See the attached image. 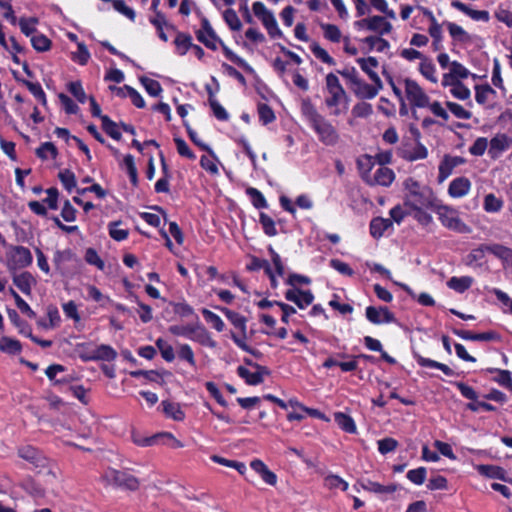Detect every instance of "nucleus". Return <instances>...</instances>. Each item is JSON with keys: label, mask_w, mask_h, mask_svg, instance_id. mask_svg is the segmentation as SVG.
I'll list each match as a JSON object with an SVG mask.
<instances>
[{"label": "nucleus", "mask_w": 512, "mask_h": 512, "mask_svg": "<svg viewBox=\"0 0 512 512\" xmlns=\"http://www.w3.org/2000/svg\"><path fill=\"white\" fill-rule=\"evenodd\" d=\"M259 223L261 224L265 235L274 237L278 234L275 221L268 214L260 212Z\"/></svg>", "instance_id": "nucleus-50"}, {"label": "nucleus", "mask_w": 512, "mask_h": 512, "mask_svg": "<svg viewBox=\"0 0 512 512\" xmlns=\"http://www.w3.org/2000/svg\"><path fill=\"white\" fill-rule=\"evenodd\" d=\"M419 71L430 82H437L436 67L431 60L424 58L419 65Z\"/></svg>", "instance_id": "nucleus-55"}, {"label": "nucleus", "mask_w": 512, "mask_h": 512, "mask_svg": "<svg viewBox=\"0 0 512 512\" xmlns=\"http://www.w3.org/2000/svg\"><path fill=\"white\" fill-rule=\"evenodd\" d=\"M414 359L420 367L435 368L441 370L446 376H455L456 373L448 365L432 360L430 358L423 357L418 353H414Z\"/></svg>", "instance_id": "nucleus-28"}, {"label": "nucleus", "mask_w": 512, "mask_h": 512, "mask_svg": "<svg viewBox=\"0 0 512 512\" xmlns=\"http://www.w3.org/2000/svg\"><path fill=\"white\" fill-rule=\"evenodd\" d=\"M447 29L450 36L461 43H468L471 40L470 35L458 24L453 22H446Z\"/></svg>", "instance_id": "nucleus-43"}, {"label": "nucleus", "mask_w": 512, "mask_h": 512, "mask_svg": "<svg viewBox=\"0 0 512 512\" xmlns=\"http://www.w3.org/2000/svg\"><path fill=\"white\" fill-rule=\"evenodd\" d=\"M18 456L32 464L34 468L39 469V472L42 469L48 468V475H51L53 478L56 477L49 468V460L36 448L30 445L20 447L18 449Z\"/></svg>", "instance_id": "nucleus-8"}, {"label": "nucleus", "mask_w": 512, "mask_h": 512, "mask_svg": "<svg viewBox=\"0 0 512 512\" xmlns=\"http://www.w3.org/2000/svg\"><path fill=\"white\" fill-rule=\"evenodd\" d=\"M201 313H202L205 321L207 323L211 324L212 327L217 332H222L224 330L225 324L219 315H217L216 313L212 312L211 310H209L207 308H203L201 310Z\"/></svg>", "instance_id": "nucleus-51"}, {"label": "nucleus", "mask_w": 512, "mask_h": 512, "mask_svg": "<svg viewBox=\"0 0 512 512\" xmlns=\"http://www.w3.org/2000/svg\"><path fill=\"white\" fill-rule=\"evenodd\" d=\"M11 252V259L16 267L26 268L32 264L33 256L27 247L13 246Z\"/></svg>", "instance_id": "nucleus-16"}, {"label": "nucleus", "mask_w": 512, "mask_h": 512, "mask_svg": "<svg viewBox=\"0 0 512 512\" xmlns=\"http://www.w3.org/2000/svg\"><path fill=\"white\" fill-rule=\"evenodd\" d=\"M487 371L496 374V376L492 378L493 381L512 391V373L509 370L489 368Z\"/></svg>", "instance_id": "nucleus-40"}, {"label": "nucleus", "mask_w": 512, "mask_h": 512, "mask_svg": "<svg viewBox=\"0 0 512 512\" xmlns=\"http://www.w3.org/2000/svg\"><path fill=\"white\" fill-rule=\"evenodd\" d=\"M392 226L391 219L374 217L369 224L370 235L374 239H380L389 228H392Z\"/></svg>", "instance_id": "nucleus-26"}, {"label": "nucleus", "mask_w": 512, "mask_h": 512, "mask_svg": "<svg viewBox=\"0 0 512 512\" xmlns=\"http://www.w3.org/2000/svg\"><path fill=\"white\" fill-rule=\"evenodd\" d=\"M441 200L436 196L433 189L424 185V189L416 193L414 196H405L403 206L406 208V203H417L420 207H425L433 211Z\"/></svg>", "instance_id": "nucleus-9"}, {"label": "nucleus", "mask_w": 512, "mask_h": 512, "mask_svg": "<svg viewBox=\"0 0 512 512\" xmlns=\"http://www.w3.org/2000/svg\"><path fill=\"white\" fill-rule=\"evenodd\" d=\"M220 312H222L228 321L239 331L237 334L243 340L247 338V318L240 313L233 311L226 307L216 306Z\"/></svg>", "instance_id": "nucleus-12"}, {"label": "nucleus", "mask_w": 512, "mask_h": 512, "mask_svg": "<svg viewBox=\"0 0 512 512\" xmlns=\"http://www.w3.org/2000/svg\"><path fill=\"white\" fill-rule=\"evenodd\" d=\"M191 340L209 348H215L217 346V342L212 338L211 333L204 325L199 323V320L195 324Z\"/></svg>", "instance_id": "nucleus-20"}, {"label": "nucleus", "mask_w": 512, "mask_h": 512, "mask_svg": "<svg viewBox=\"0 0 512 512\" xmlns=\"http://www.w3.org/2000/svg\"><path fill=\"white\" fill-rule=\"evenodd\" d=\"M259 121L263 125H268L275 121L276 116L273 109L266 103H259L257 106Z\"/></svg>", "instance_id": "nucleus-49"}, {"label": "nucleus", "mask_w": 512, "mask_h": 512, "mask_svg": "<svg viewBox=\"0 0 512 512\" xmlns=\"http://www.w3.org/2000/svg\"><path fill=\"white\" fill-rule=\"evenodd\" d=\"M9 293L15 300L17 308L29 318H35L36 313L31 309L29 304L13 289H9Z\"/></svg>", "instance_id": "nucleus-57"}, {"label": "nucleus", "mask_w": 512, "mask_h": 512, "mask_svg": "<svg viewBox=\"0 0 512 512\" xmlns=\"http://www.w3.org/2000/svg\"><path fill=\"white\" fill-rule=\"evenodd\" d=\"M398 154L402 159H404L408 162H414L417 160H422V159L427 158L428 149L420 141H417V143L413 149H411V150L399 149Z\"/></svg>", "instance_id": "nucleus-24"}, {"label": "nucleus", "mask_w": 512, "mask_h": 512, "mask_svg": "<svg viewBox=\"0 0 512 512\" xmlns=\"http://www.w3.org/2000/svg\"><path fill=\"white\" fill-rule=\"evenodd\" d=\"M58 178L63 187L70 193L76 187V177L70 169L61 170L58 173Z\"/></svg>", "instance_id": "nucleus-60"}, {"label": "nucleus", "mask_w": 512, "mask_h": 512, "mask_svg": "<svg viewBox=\"0 0 512 512\" xmlns=\"http://www.w3.org/2000/svg\"><path fill=\"white\" fill-rule=\"evenodd\" d=\"M473 282L474 279L471 276H453L447 281L446 284L448 288L462 294L472 286Z\"/></svg>", "instance_id": "nucleus-33"}, {"label": "nucleus", "mask_w": 512, "mask_h": 512, "mask_svg": "<svg viewBox=\"0 0 512 512\" xmlns=\"http://www.w3.org/2000/svg\"><path fill=\"white\" fill-rule=\"evenodd\" d=\"M372 25L369 30L378 33L380 36L389 34L392 30V25L382 16H372L371 21Z\"/></svg>", "instance_id": "nucleus-41"}, {"label": "nucleus", "mask_w": 512, "mask_h": 512, "mask_svg": "<svg viewBox=\"0 0 512 512\" xmlns=\"http://www.w3.org/2000/svg\"><path fill=\"white\" fill-rule=\"evenodd\" d=\"M170 376L171 373L163 370L162 372L156 371V370H138V371H130V376L132 377H139L143 376L146 380L149 382H155L159 385L164 384V376Z\"/></svg>", "instance_id": "nucleus-34"}, {"label": "nucleus", "mask_w": 512, "mask_h": 512, "mask_svg": "<svg viewBox=\"0 0 512 512\" xmlns=\"http://www.w3.org/2000/svg\"><path fill=\"white\" fill-rule=\"evenodd\" d=\"M268 252L275 267V272L271 268L270 271L266 273V275L270 280L271 288L276 289L278 287V280L276 276L283 277L285 274V267L280 255L274 250L272 246L268 247Z\"/></svg>", "instance_id": "nucleus-14"}, {"label": "nucleus", "mask_w": 512, "mask_h": 512, "mask_svg": "<svg viewBox=\"0 0 512 512\" xmlns=\"http://www.w3.org/2000/svg\"><path fill=\"white\" fill-rule=\"evenodd\" d=\"M140 81L146 92L152 97L159 96L163 91L161 84L157 80L142 76Z\"/></svg>", "instance_id": "nucleus-58"}, {"label": "nucleus", "mask_w": 512, "mask_h": 512, "mask_svg": "<svg viewBox=\"0 0 512 512\" xmlns=\"http://www.w3.org/2000/svg\"><path fill=\"white\" fill-rule=\"evenodd\" d=\"M476 469L481 475L488 478L498 479L507 483L510 479V477L507 476L506 471L500 466L480 464Z\"/></svg>", "instance_id": "nucleus-29"}, {"label": "nucleus", "mask_w": 512, "mask_h": 512, "mask_svg": "<svg viewBox=\"0 0 512 512\" xmlns=\"http://www.w3.org/2000/svg\"><path fill=\"white\" fill-rule=\"evenodd\" d=\"M246 194L249 196L252 205L257 209H265L268 207V203L261 191L254 187H248Z\"/></svg>", "instance_id": "nucleus-47"}, {"label": "nucleus", "mask_w": 512, "mask_h": 512, "mask_svg": "<svg viewBox=\"0 0 512 512\" xmlns=\"http://www.w3.org/2000/svg\"><path fill=\"white\" fill-rule=\"evenodd\" d=\"M237 374L239 377L245 380L248 385H259L264 381L265 372L262 370H257L256 372H251L244 366H239L237 368Z\"/></svg>", "instance_id": "nucleus-31"}, {"label": "nucleus", "mask_w": 512, "mask_h": 512, "mask_svg": "<svg viewBox=\"0 0 512 512\" xmlns=\"http://www.w3.org/2000/svg\"><path fill=\"white\" fill-rule=\"evenodd\" d=\"M116 351L108 345H100L88 354H82L80 357L84 361L103 360L112 361L116 357Z\"/></svg>", "instance_id": "nucleus-18"}, {"label": "nucleus", "mask_w": 512, "mask_h": 512, "mask_svg": "<svg viewBox=\"0 0 512 512\" xmlns=\"http://www.w3.org/2000/svg\"><path fill=\"white\" fill-rule=\"evenodd\" d=\"M451 6L469 16L474 21L488 22L490 20V15L487 10H474L459 0H452Z\"/></svg>", "instance_id": "nucleus-17"}, {"label": "nucleus", "mask_w": 512, "mask_h": 512, "mask_svg": "<svg viewBox=\"0 0 512 512\" xmlns=\"http://www.w3.org/2000/svg\"><path fill=\"white\" fill-rule=\"evenodd\" d=\"M262 24L266 28L268 35L271 38H281L283 37L282 31L279 29L276 18L273 14L265 19H262Z\"/></svg>", "instance_id": "nucleus-59"}, {"label": "nucleus", "mask_w": 512, "mask_h": 512, "mask_svg": "<svg viewBox=\"0 0 512 512\" xmlns=\"http://www.w3.org/2000/svg\"><path fill=\"white\" fill-rule=\"evenodd\" d=\"M13 284L25 295L32 293V287L36 285L35 277L28 271L16 274L12 278Z\"/></svg>", "instance_id": "nucleus-21"}, {"label": "nucleus", "mask_w": 512, "mask_h": 512, "mask_svg": "<svg viewBox=\"0 0 512 512\" xmlns=\"http://www.w3.org/2000/svg\"><path fill=\"white\" fill-rule=\"evenodd\" d=\"M471 182L466 177H457L453 179L448 187V193L453 198H461L469 193Z\"/></svg>", "instance_id": "nucleus-22"}, {"label": "nucleus", "mask_w": 512, "mask_h": 512, "mask_svg": "<svg viewBox=\"0 0 512 512\" xmlns=\"http://www.w3.org/2000/svg\"><path fill=\"white\" fill-rule=\"evenodd\" d=\"M21 487L35 498L44 496V489L30 477L22 481Z\"/></svg>", "instance_id": "nucleus-61"}, {"label": "nucleus", "mask_w": 512, "mask_h": 512, "mask_svg": "<svg viewBox=\"0 0 512 512\" xmlns=\"http://www.w3.org/2000/svg\"><path fill=\"white\" fill-rule=\"evenodd\" d=\"M250 467L261 476L262 480L271 485L274 486L277 483V476L276 474L269 470L267 465L259 459H254L250 463Z\"/></svg>", "instance_id": "nucleus-25"}, {"label": "nucleus", "mask_w": 512, "mask_h": 512, "mask_svg": "<svg viewBox=\"0 0 512 512\" xmlns=\"http://www.w3.org/2000/svg\"><path fill=\"white\" fill-rule=\"evenodd\" d=\"M156 346L160 351L162 358L167 362H172L175 359V353L172 345L167 343L164 339L159 338L156 340Z\"/></svg>", "instance_id": "nucleus-64"}, {"label": "nucleus", "mask_w": 512, "mask_h": 512, "mask_svg": "<svg viewBox=\"0 0 512 512\" xmlns=\"http://www.w3.org/2000/svg\"><path fill=\"white\" fill-rule=\"evenodd\" d=\"M469 75V70L466 67H464L460 62L452 61L450 72L443 75L442 85L444 87L448 86V79H451L452 81H461V79L468 78Z\"/></svg>", "instance_id": "nucleus-23"}, {"label": "nucleus", "mask_w": 512, "mask_h": 512, "mask_svg": "<svg viewBox=\"0 0 512 512\" xmlns=\"http://www.w3.org/2000/svg\"><path fill=\"white\" fill-rule=\"evenodd\" d=\"M489 252L505 263L512 264V249L502 244H481L474 248L466 257V264L472 267H482L485 263V253Z\"/></svg>", "instance_id": "nucleus-3"}, {"label": "nucleus", "mask_w": 512, "mask_h": 512, "mask_svg": "<svg viewBox=\"0 0 512 512\" xmlns=\"http://www.w3.org/2000/svg\"><path fill=\"white\" fill-rule=\"evenodd\" d=\"M196 38L206 48L215 51L217 50V43L221 45L224 56L242 68L245 72L251 74L254 73L253 67L242 57L234 53L216 34L215 30L211 26L209 20L206 17L201 19V28L195 31Z\"/></svg>", "instance_id": "nucleus-2"}, {"label": "nucleus", "mask_w": 512, "mask_h": 512, "mask_svg": "<svg viewBox=\"0 0 512 512\" xmlns=\"http://www.w3.org/2000/svg\"><path fill=\"white\" fill-rule=\"evenodd\" d=\"M176 33L174 39L175 53L179 56H184L191 48L193 42L192 36L189 33L181 32L176 29L173 31Z\"/></svg>", "instance_id": "nucleus-30"}, {"label": "nucleus", "mask_w": 512, "mask_h": 512, "mask_svg": "<svg viewBox=\"0 0 512 512\" xmlns=\"http://www.w3.org/2000/svg\"><path fill=\"white\" fill-rule=\"evenodd\" d=\"M7 312L10 321L19 329V333L26 337L31 336V326L25 320L20 318L17 311L14 309H8Z\"/></svg>", "instance_id": "nucleus-42"}, {"label": "nucleus", "mask_w": 512, "mask_h": 512, "mask_svg": "<svg viewBox=\"0 0 512 512\" xmlns=\"http://www.w3.org/2000/svg\"><path fill=\"white\" fill-rule=\"evenodd\" d=\"M169 306H171L173 308V312L181 318L195 316L196 321L199 320V317L195 314L193 307L186 302H169Z\"/></svg>", "instance_id": "nucleus-48"}, {"label": "nucleus", "mask_w": 512, "mask_h": 512, "mask_svg": "<svg viewBox=\"0 0 512 512\" xmlns=\"http://www.w3.org/2000/svg\"><path fill=\"white\" fill-rule=\"evenodd\" d=\"M300 111L309 127L316 133L319 141L326 146H334L339 134L332 123L318 112L309 97L301 100Z\"/></svg>", "instance_id": "nucleus-1"}, {"label": "nucleus", "mask_w": 512, "mask_h": 512, "mask_svg": "<svg viewBox=\"0 0 512 512\" xmlns=\"http://www.w3.org/2000/svg\"><path fill=\"white\" fill-rule=\"evenodd\" d=\"M313 55L325 64L333 66L336 64L335 59L329 55V53L322 48L317 42L311 43L309 46Z\"/></svg>", "instance_id": "nucleus-52"}, {"label": "nucleus", "mask_w": 512, "mask_h": 512, "mask_svg": "<svg viewBox=\"0 0 512 512\" xmlns=\"http://www.w3.org/2000/svg\"><path fill=\"white\" fill-rule=\"evenodd\" d=\"M361 486L364 490L373 492L376 494H391L398 489L397 484L382 485L377 482L366 480L361 482Z\"/></svg>", "instance_id": "nucleus-36"}, {"label": "nucleus", "mask_w": 512, "mask_h": 512, "mask_svg": "<svg viewBox=\"0 0 512 512\" xmlns=\"http://www.w3.org/2000/svg\"><path fill=\"white\" fill-rule=\"evenodd\" d=\"M285 299L295 303L299 309H305L313 303L315 297L311 290L292 288L285 292Z\"/></svg>", "instance_id": "nucleus-11"}, {"label": "nucleus", "mask_w": 512, "mask_h": 512, "mask_svg": "<svg viewBox=\"0 0 512 512\" xmlns=\"http://www.w3.org/2000/svg\"><path fill=\"white\" fill-rule=\"evenodd\" d=\"M35 154L43 161L47 160L49 156L54 160L58 156V149L52 142H44L36 149Z\"/></svg>", "instance_id": "nucleus-44"}, {"label": "nucleus", "mask_w": 512, "mask_h": 512, "mask_svg": "<svg viewBox=\"0 0 512 512\" xmlns=\"http://www.w3.org/2000/svg\"><path fill=\"white\" fill-rule=\"evenodd\" d=\"M132 440L135 444L142 447L157 445H166L174 449L183 447V444L170 432H158L147 436H141L139 433L133 432Z\"/></svg>", "instance_id": "nucleus-5"}, {"label": "nucleus", "mask_w": 512, "mask_h": 512, "mask_svg": "<svg viewBox=\"0 0 512 512\" xmlns=\"http://www.w3.org/2000/svg\"><path fill=\"white\" fill-rule=\"evenodd\" d=\"M356 164L362 179L367 183V180L371 178L370 172L375 165L373 156L369 154L361 155L357 158Z\"/></svg>", "instance_id": "nucleus-35"}, {"label": "nucleus", "mask_w": 512, "mask_h": 512, "mask_svg": "<svg viewBox=\"0 0 512 512\" xmlns=\"http://www.w3.org/2000/svg\"><path fill=\"white\" fill-rule=\"evenodd\" d=\"M223 18L231 30L239 31L242 28V23L234 9H226L223 13Z\"/></svg>", "instance_id": "nucleus-63"}, {"label": "nucleus", "mask_w": 512, "mask_h": 512, "mask_svg": "<svg viewBox=\"0 0 512 512\" xmlns=\"http://www.w3.org/2000/svg\"><path fill=\"white\" fill-rule=\"evenodd\" d=\"M511 143L512 139L507 134L498 133L489 141L488 154L492 159H496L510 147Z\"/></svg>", "instance_id": "nucleus-13"}, {"label": "nucleus", "mask_w": 512, "mask_h": 512, "mask_svg": "<svg viewBox=\"0 0 512 512\" xmlns=\"http://www.w3.org/2000/svg\"><path fill=\"white\" fill-rule=\"evenodd\" d=\"M367 320L374 325L395 323L396 317L387 306H368L365 310Z\"/></svg>", "instance_id": "nucleus-10"}, {"label": "nucleus", "mask_w": 512, "mask_h": 512, "mask_svg": "<svg viewBox=\"0 0 512 512\" xmlns=\"http://www.w3.org/2000/svg\"><path fill=\"white\" fill-rule=\"evenodd\" d=\"M404 84L406 98L412 108H426L429 105V96L415 80L405 78Z\"/></svg>", "instance_id": "nucleus-7"}, {"label": "nucleus", "mask_w": 512, "mask_h": 512, "mask_svg": "<svg viewBox=\"0 0 512 512\" xmlns=\"http://www.w3.org/2000/svg\"><path fill=\"white\" fill-rule=\"evenodd\" d=\"M32 47L38 52H46L50 50L52 42L51 40L42 33L34 34L31 37Z\"/></svg>", "instance_id": "nucleus-53"}, {"label": "nucleus", "mask_w": 512, "mask_h": 512, "mask_svg": "<svg viewBox=\"0 0 512 512\" xmlns=\"http://www.w3.org/2000/svg\"><path fill=\"white\" fill-rule=\"evenodd\" d=\"M448 86H452L450 92L455 98L459 100H467L470 98L471 92L469 88L461 81L449 82Z\"/></svg>", "instance_id": "nucleus-56"}, {"label": "nucleus", "mask_w": 512, "mask_h": 512, "mask_svg": "<svg viewBox=\"0 0 512 512\" xmlns=\"http://www.w3.org/2000/svg\"><path fill=\"white\" fill-rule=\"evenodd\" d=\"M102 479L108 484L114 487L126 486L127 476L124 472L116 469L109 468L105 471Z\"/></svg>", "instance_id": "nucleus-32"}, {"label": "nucleus", "mask_w": 512, "mask_h": 512, "mask_svg": "<svg viewBox=\"0 0 512 512\" xmlns=\"http://www.w3.org/2000/svg\"><path fill=\"white\" fill-rule=\"evenodd\" d=\"M406 208L411 210V215L419 225L427 227L433 223V217L425 210V207H420L417 203L407 202Z\"/></svg>", "instance_id": "nucleus-27"}, {"label": "nucleus", "mask_w": 512, "mask_h": 512, "mask_svg": "<svg viewBox=\"0 0 512 512\" xmlns=\"http://www.w3.org/2000/svg\"><path fill=\"white\" fill-rule=\"evenodd\" d=\"M433 212L437 214L444 228L459 234H469L472 232V228L461 219L460 212L456 208L443 204L440 201Z\"/></svg>", "instance_id": "nucleus-4"}, {"label": "nucleus", "mask_w": 512, "mask_h": 512, "mask_svg": "<svg viewBox=\"0 0 512 512\" xmlns=\"http://www.w3.org/2000/svg\"><path fill=\"white\" fill-rule=\"evenodd\" d=\"M0 351L8 355H18L22 351V344L17 339L2 336L0 338Z\"/></svg>", "instance_id": "nucleus-37"}, {"label": "nucleus", "mask_w": 512, "mask_h": 512, "mask_svg": "<svg viewBox=\"0 0 512 512\" xmlns=\"http://www.w3.org/2000/svg\"><path fill=\"white\" fill-rule=\"evenodd\" d=\"M361 70L366 73L373 84H368L362 79L360 84H357L354 88V93L361 99H373L377 96L379 91L383 88L382 81L376 72L367 71L365 62L361 61Z\"/></svg>", "instance_id": "nucleus-6"}, {"label": "nucleus", "mask_w": 512, "mask_h": 512, "mask_svg": "<svg viewBox=\"0 0 512 512\" xmlns=\"http://www.w3.org/2000/svg\"><path fill=\"white\" fill-rule=\"evenodd\" d=\"M22 82L41 105H47L46 94L39 82H31L29 80H22Z\"/></svg>", "instance_id": "nucleus-46"}, {"label": "nucleus", "mask_w": 512, "mask_h": 512, "mask_svg": "<svg viewBox=\"0 0 512 512\" xmlns=\"http://www.w3.org/2000/svg\"><path fill=\"white\" fill-rule=\"evenodd\" d=\"M183 126L185 127L187 135L189 139L192 141V143L196 145L198 148H200L202 151L207 152L209 156L215 158V152L212 150V148L199 138L197 132L194 129H192V127L187 121H183Z\"/></svg>", "instance_id": "nucleus-38"}, {"label": "nucleus", "mask_w": 512, "mask_h": 512, "mask_svg": "<svg viewBox=\"0 0 512 512\" xmlns=\"http://www.w3.org/2000/svg\"><path fill=\"white\" fill-rule=\"evenodd\" d=\"M274 403L285 410H287L288 407H291L292 411L288 412L287 416H301L300 412H306L309 414V416H324L321 412H319L316 409L306 408L304 405H302L295 399H290L289 402L286 403L283 400L276 398Z\"/></svg>", "instance_id": "nucleus-15"}, {"label": "nucleus", "mask_w": 512, "mask_h": 512, "mask_svg": "<svg viewBox=\"0 0 512 512\" xmlns=\"http://www.w3.org/2000/svg\"><path fill=\"white\" fill-rule=\"evenodd\" d=\"M102 128L104 132L114 140L121 139V132L117 124L112 121L109 116L102 117Z\"/></svg>", "instance_id": "nucleus-62"}, {"label": "nucleus", "mask_w": 512, "mask_h": 512, "mask_svg": "<svg viewBox=\"0 0 512 512\" xmlns=\"http://www.w3.org/2000/svg\"><path fill=\"white\" fill-rule=\"evenodd\" d=\"M320 28L323 31V36L326 40L339 43L342 37L339 27L335 24L320 23Z\"/></svg>", "instance_id": "nucleus-45"}, {"label": "nucleus", "mask_w": 512, "mask_h": 512, "mask_svg": "<svg viewBox=\"0 0 512 512\" xmlns=\"http://www.w3.org/2000/svg\"><path fill=\"white\" fill-rule=\"evenodd\" d=\"M394 180L395 173L392 169L388 167H380L375 171L373 178L367 180V184L370 186L380 185L383 187H389Z\"/></svg>", "instance_id": "nucleus-19"}, {"label": "nucleus", "mask_w": 512, "mask_h": 512, "mask_svg": "<svg viewBox=\"0 0 512 512\" xmlns=\"http://www.w3.org/2000/svg\"><path fill=\"white\" fill-rule=\"evenodd\" d=\"M503 207L502 199L496 197L493 193H489L484 197L483 208L488 213L499 212Z\"/></svg>", "instance_id": "nucleus-54"}, {"label": "nucleus", "mask_w": 512, "mask_h": 512, "mask_svg": "<svg viewBox=\"0 0 512 512\" xmlns=\"http://www.w3.org/2000/svg\"><path fill=\"white\" fill-rule=\"evenodd\" d=\"M342 101H345L346 103L348 102V96L346 91L342 93L338 92L329 94V97L325 99V105L328 108H334V110L332 111V115L339 116L342 113V110L339 109L338 106L341 104Z\"/></svg>", "instance_id": "nucleus-39"}]
</instances>
